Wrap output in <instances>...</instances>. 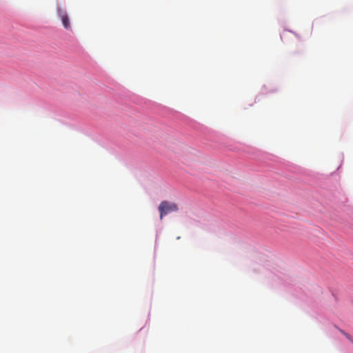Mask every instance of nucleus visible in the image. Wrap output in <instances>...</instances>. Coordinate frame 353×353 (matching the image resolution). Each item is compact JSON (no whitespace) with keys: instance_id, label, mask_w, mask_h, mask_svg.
Returning a JSON list of instances; mask_svg holds the SVG:
<instances>
[{"instance_id":"obj_2","label":"nucleus","mask_w":353,"mask_h":353,"mask_svg":"<svg viewBox=\"0 0 353 353\" xmlns=\"http://www.w3.org/2000/svg\"><path fill=\"white\" fill-rule=\"evenodd\" d=\"M57 13L59 17L61 18L63 26L67 30H70L71 27L69 22V18L65 11L61 8L57 9Z\"/></svg>"},{"instance_id":"obj_1","label":"nucleus","mask_w":353,"mask_h":353,"mask_svg":"<svg viewBox=\"0 0 353 353\" xmlns=\"http://www.w3.org/2000/svg\"><path fill=\"white\" fill-rule=\"evenodd\" d=\"M158 208L160 213L161 219H162L163 217L168 213L178 210L176 204L174 203H170L167 201L161 202Z\"/></svg>"},{"instance_id":"obj_3","label":"nucleus","mask_w":353,"mask_h":353,"mask_svg":"<svg viewBox=\"0 0 353 353\" xmlns=\"http://www.w3.org/2000/svg\"><path fill=\"white\" fill-rule=\"evenodd\" d=\"M339 331H340V332H341V333H342L344 336H345V337H346V338H347V339L350 342H352V343H353V339H352V337L350 334H348L347 333H346L345 332H344V331H343V330H340V329H339Z\"/></svg>"}]
</instances>
